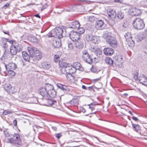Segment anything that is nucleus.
<instances>
[{
  "mask_svg": "<svg viewBox=\"0 0 147 147\" xmlns=\"http://www.w3.org/2000/svg\"><path fill=\"white\" fill-rule=\"evenodd\" d=\"M69 36L70 38L74 41H78L80 39V35L77 32H71Z\"/></svg>",
  "mask_w": 147,
  "mask_h": 147,
  "instance_id": "9b49d317",
  "label": "nucleus"
},
{
  "mask_svg": "<svg viewBox=\"0 0 147 147\" xmlns=\"http://www.w3.org/2000/svg\"><path fill=\"white\" fill-rule=\"evenodd\" d=\"M6 40L8 42H9L10 43L13 44V41L12 40H10V41H9V40L7 39H6Z\"/></svg>",
  "mask_w": 147,
  "mask_h": 147,
  "instance_id": "13d9d810",
  "label": "nucleus"
},
{
  "mask_svg": "<svg viewBox=\"0 0 147 147\" xmlns=\"http://www.w3.org/2000/svg\"><path fill=\"white\" fill-rule=\"evenodd\" d=\"M107 14L108 16L113 19H115L116 17V13L115 11L111 8L107 10Z\"/></svg>",
  "mask_w": 147,
  "mask_h": 147,
  "instance_id": "f3484780",
  "label": "nucleus"
},
{
  "mask_svg": "<svg viewBox=\"0 0 147 147\" xmlns=\"http://www.w3.org/2000/svg\"><path fill=\"white\" fill-rule=\"evenodd\" d=\"M32 58L35 60H40L42 58V55L40 52L38 50H35Z\"/></svg>",
  "mask_w": 147,
  "mask_h": 147,
  "instance_id": "2eb2a0df",
  "label": "nucleus"
},
{
  "mask_svg": "<svg viewBox=\"0 0 147 147\" xmlns=\"http://www.w3.org/2000/svg\"><path fill=\"white\" fill-rule=\"evenodd\" d=\"M66 77L67 79L68 80H71L72 79H74V77L73 76H72L71 74L69 73L66 75Z\"/></svg>",
  "mask_w": 147,
  "mask_h": 147,
  "instance_id": "c9c22d12",
  "label": "nucleus"
},
{
  "mask_svg": "<svg viewBox=\"0 0 147 147\" xmlns=\"http://www.w3.org/2000/svg\"><path fill=\"white\" fill-rule=\"evenodd\" d=\"M42 66L45 69H49L51 67V65L49 62L44 61L42 63Z\"/></svg>",
  "mask_w": 147,
  "mask_h": 147,
  "instance_id": "4be33fe9",
  "label": "nucleus"
},
{
  "mask_svg": "<svg viewBox=\"0 0 147 147\" xmlns=\"http://www.w3.org/2000/svg\"><path fill=\"white\" fill-rule=\"evenodd\" d=\"M82 56H84L85 55H87L89 54L87 51L86 50H84L82 51Z\"/></svg>",
  "mask_w": 147,
  "mask_h": 147,
  "instance_id": "49530a36",
  "label": "nucleus"
},
{
  "mask_svg": "<svg viewBox=\"0 0 147 147\" xmlns=\"http://www.w3.org/2000/svg\"><path fill=\"white\" fill-rule=\"evenodd\" d=\"M103 37L106 39L107 42L113 47L116 48L117 47V43L116 39L113 37L110 36L109 33H105L103 35Z\"/></svg>",
  "mask_w": 147,
  "mask_h": 147,
  "instance_id": "f03ea898",
  "label": "nucleus"
},
{
  "mask_svg": "<svg viewBox=\"0 0 147 147\" xmlns=\"http://www.w3.org/2000/svg\"><path fill=\"white\" fill-rule=\"evenodd\" d=\"M8 142L16 145L21 146L22 144L20 136L18 134H13L11 138H8Z\"/></svg>",
  "mask_w": 147,
  "mask_h": 147,
  "instance_id": "f257e3e1",
  "label": "nucleus"
},
{
  "mask_svg": "<svg viewBox=\"0 0 147 147\" xmlns=\"http://www.w3.org/2000/svg\"><path fill=\"white\" fill-rule=\"evenodd\" d=\"M105 62L108 64L110 65H112L113 63V60L109 57L107 58L105 60Z\"/></svg>",
  "mask_w": 147,
  "mask_h": 147,
  "instance_id": "7c9ffc66",
  "label": "nucleus"
},
{
  "mask_svg": "<svg viewBox=\"0 0 147 147\" xmlns=\"http://www.w3.org/2000/svg\"><path fill=\"white\" fill-rule=\"evenodd\" d=\"M89 20L91 22H93L95 20L94 17L91 16L89 17L88 18Z\"/></svg>",
  "mask_w": 147,
  "mask_h": 147,
  "instance_id": "a18cd8bd",
  "label": "nucleus"
},
{
  "mask_svg": "<svg viewBox=\"0 0 147 147\" xmlns=\"http://www.w3.org/2000/svg\"><path fill=\"white\" fill-rule=\"evenodd\" d=\"M128 34H129V33L127 34H126L125 35V37L126 39L127 42V43L129 47H133L134 46L135 43L134 41L132 39V37H130V38L127 37Z\"/></svg>",
  "mask_w": 147,
  "mask_h": 147,
  "instance_id": "ddd939ff",
  "label": "nucleus"
},
{
  "mask_svg": "<svg viewBox=\"0 0 147 147\" xmlns=\"http://www.w3.org/2000/svg\"><path fill=\"white\" fill-rule=\"evenodd\" d=\"M36 49H34L32 47H29L28 48V50L31 58H32L33 55L35 52Z\"/></svg>",
  "mask_w": 147,
  "mask_h": 147,
  "instance_id": "b1692460",
  "label": "nucleus"
},
{
  "mask_svg": "<svg viewBox=\"0 0 147 147\" xmlns=\"http://www.w3.org/2000/svg\"><path fill=\"white\" fill-rule=\"evenodd\" d=\"M9 5V4L8 3H7L6 4H5V5H4V6H3V8L5 9V8H6L7 7H8Z\"/></svg>",
  "mask_w": 147,
  "mask_h": 147,
  "instance_id": "5fc2aeb1",
  "label": "nucleus"
},
{
  "mask_svg": "<svg viewBox=\"0 0 147 147\" xmlns=\"http://www.w3.org/2000/svg\"><path fill=\"white\" fill-rule=\"evenodd\" d=\"M141 32L142 33L143 35L146 37L147 35V29H145L143 32Z\"/></svg>",
  "mask_w": 147,
  "mask_h": 147,
  "instance_id": "3c124183",
  "label": "nucleus"
},
{
  "mask_svg": "<svg viewBox=\"0 0 147 147\" xmlns=\"http://www.w3.org/2000/svg\"><path fill=\"white\" fill-rule=\"evenodd\" d=\"M83 60L86 62L91 64L92 62V59L90 55L89 54L82 56Z\"/></svg>",
  "mask_w": 147,
  "mask_h": 147,
  "instance_id": "6ab92c4d",
  "label": "nucleus"
},
{
  "mask_svg": "<svg viewBox=\"0 0 147 147\" xmlns=\"http://www.w3.org/2000/svg\"><path fill=\"white\" fill-rule=\"evenodd\" d=\"M74 65L75 67L72 66H69L67 67V69H68V72L67 73L70 74H73L75 73L77 69H78L80 71L83 70V69L81 66L80 63L79 62H76L75 63Z\"/></svg>",
  "mask_w": 147,
  "mask_h": 147,
  "instance_id": "20e7f679",
  "label": "nucleus"
},
{
  "mask_svg": "<svg viewBox=\"0 0 147 147\" xmlns=\"http://www.w3.org/2000/svg\"><path fill=\"white\" fill-rule=\"evenodd\" d=\"M13 124L15 126H16L17 125V121L16 119H15L13 121Z\"/></svg>",
  "mask_w": 147,
  "mask_h": 147,
  "instance_id": "864d4df0",
  "label": "nucleus"
},
{
  "mask_svg": "<svg viewBox=\"0 0 147 147\" xmlns=\"http://www.w3.org/2000/svg\"><path fill=\"white\" fill-rule=\"evenodd\" d=\"M48 84L46 85L45 87L40 88L39 90L40 94L45 99H49V95L47 88Z\"/></svg>",
  "mask_w": 147,
  "mask_h": 147,
  "instance_id": "0eeeda50",
  "label": "nucleus"
},
{
  "mask_svg": "<svg viewBox=\"0 0 147 147\" xmlns=\"http://www.w3.org/2000/svg\"><path fill=\"white\" fill-rule=\"evenodd\" d=\"M55 136L57 138L59 139L62 136V135L61 133L57 134H55Z\"/></svg>",
  "mask_w": 147,
  "mask_h": 147,
  "instance_id": "603ef678",
  "label": "nucleus"
},
{
  "mask_svg": "<svg viewBox=\"0 0 147 147\" xmlns=\"http://www.w3.org/2000/svg\"><path fill=\"white\" fill-rule=\"evenodd\" d=\"M22 55L24 59L26 61H29L30 57V55H29L25 51H23L22 53Z\"/></svg>",
  "mask_w": 147,
  "mask_h": 147,
  "instance_id": "a878e982",
  "label": "nucleus"
},
{
  "mask_svg": "<svg viewBox=\"0 0 147 147\" xmlns=\"http://www.w3.org/2000/svg\"><path fill=\"white\" fill-rule=\"evenodd\" d=\"M86 38L88 41L92 42L94 44L98 43V42L96 36H93L90 32L87 34Z\"/></svg>",
  "mask_w": 147,
  "mask_h": 147,
  "instance_id": "423d86ee",
  "label": "nucleus"
},
{
  "mask_svg": "<svg viewBox=\"0 0 147 147\" xmlns=\"http://www.w3.org/2000/svg\"><path fill=\"white\" fill-rule=\"evenodd\" d=\"M67 67L66 68H65L64 67H62L61 69V73L62 74H65L66 73H68V69H67Z\"/></svg>",
  "mask_w": 147,
  "mask_h": 147,
  "instance_id": "473e14b6",
  "label": "nucleus"
},
{
  "mask_svg": "<svg viewBox=\"0 0 147 147\" xmlns=\"http://www.w3.org/2000/svg\"><path fill=\"white\" fill-rule=\"evenodd\" d=\"M95 53H96V54L97 55L98 54L100 55L102 54V51L99 49L98 48L97 49Z\"/></svg>",
  "mask_w": 147,
  "mask_h": 147,
  "instance_id": "8fccbe9b",
  "label": "nucleus"
},
{
  "mask_svg": "<svg viewBox=\"0 0 147 147\" xmlns=\"http://www.w3.org/2000/svg\"><path fill=\"white\" fill-rule=\"evenodd\" d=\"M50 98H49V99H47V102L48 104V105H52L53 104L54 102L50 100Z\"/></svg>",
  "mask_w": 147,
  "mask_h": 147,
  "instance_id": "de8ad7c7",
  "label": "nucleus"
},
{
  "mask_svg": "<svg viewBox=\"0 0 147 147\" xmlns=\"http://www.w3.org/2000/svg\"><path fill=\"white\" fill-rule=\"evenodd\" d=\"M20 47L19 46H14L13 45H11L10 48V54L12 55H16L17 52L20 51Z\"/></svg>",
  "mask_w": 147,
  "mask_h": 147,
  "instance_id": "1a4fd4ad",
  "label": "nucleus"
},
{
  "mask_svg": "<svg viewBox=\"0 0 147 147\" xmlns=\"http://www.w3.org/2000/svg\"><path fill=\"white\" fill-rule=\"evenodd\" d=\"M4 89L7 92L11 94H13L16 92L15 87H12L11 85L9 84H5L4 85Z\"/></svg>",
  "mask_w": 147,
  "mask_h": 147,
  "instance_id": "9d476101",
  "label": "nucleus"
},
{
  "mask_svg": "<svg viewBox=\"0 0 147 147\" xmlns=\"http://www.w3.org/2000/svg\"><path fill=\"white\" fill-rule=\"evenodd\" d=\"M59 65L61 67L66 68L69 67L68 64L65 61H59Z\"/></svg>",
  "mask_w": 147,
  "mask_h": 147,
  "instance_id": "393cba45",
  "label": "nucleus"
},
{
  "mask_svg": "<svg viewBox=\"0 0 147 147\" xmlns=\"http://www.w3.org/2000/svg\"><path fill=\"white\" fill-rule=\"evenodd\" d=\"M142 76L143 78L142 79H141L140 81H139L140 83L143 85L145 86L147 85V80L146 78H145L143 74L142 75Z\"/></svg>",
  "mask_w": 147,
  "mask_h": 147,
  "instance_id": "bb28decb",
  "label": "nucleus"
},
{
  "mask_svg": "<svg viewBox=\"0 0 147 147\" xmlns=\"http://www.w3.org/2000/svg\"><path fill=\"white\" fill-rule=\"evenodd\" d=\"M82 111L83 113H85L86 111L83 108H82Z\"/></svg>",
  "mask_w": 147,
  "mask_h": 147,
  "instance_id": "338daca9",
  "label": "nucleus"
},
{
  "mask_svg": "<svg viewBox=\"0 0 147 147\" xmlns=\"http://www.w3.org/2000/svg\"><path fill=\"white\" fill-rule=\"evenodd\" d=\"M129 13L132 16H138L141 14V12L140 10L136 8H131L129 10Z\"/></svg>",
  "mask_w": 147,
  "mask_h": 147,
  "instance_id": "f8f14e48",
  "label": "nucleus"
},
{
  "mask_svg": "<svg viewBox=\"0 0 147 147\" xmlns=\"http://www.w3.org/2000/svg\"><path fill=\"white\" fill-rule=\"evenodd\" d=\"M133 25L135 29L139 30L143 29L145 26L143 20L140 18H135L133 22Z\"/></svg>",
  "mask_w": 147,
  "mask_h": 147,
  "instance_id": "7ed1b4c3",
  "label": "nucleus"
},
{
  "mask_svg": "<svg viewBox=\"0 0 147 147\" xmlns=\"http://www.w3.org/2000/svg\"><path fill=\"white\" fill-rule=\"evenodd\" d=\"M14 70H6L8 73L12 76H14L15 75V73L13 71Z\"/></svg>",
  "mask_w": 147,
  "mask_h": 147,
  "instance_id": "79ce46f5",
  "label": "nucleus"
},
{
  "mask_svg": "<svg viewBox=\"0 0 147 147\" xmlns=\"http://www.w3.org/2000/svg\"><path fill=\"white\" fill-rule=\"evenodd\" d=\"M68 46V49L69 50H72L73 49V46L72 43L70 42H68L67 43Z\"/></svg>",
  "mask_w": 147,
  "mask_h": 147,
  "instance_id": "a19ab883",
  "label": "nucleus"
},
{
  "mask_svg": "<svg viewBox=\"0 0 147 147\" xmlns=\"http://www.w3.org/2000/svg\"><path fill=\"white\" fill-rule=\"evenodd\" d=\"M132 126L136 131H138L140 130V127L138 125L133 124Z\"/></svg>",
  "mask_w": 147,
  "mask_h": 147,
  "instance_id": "72a5a7b5",
  "label": "nucleus"
},
{
  "mask_svg": "<svg viewBox=\"0 0 147 147\" xmlns=\"http://www.w3.org/2000/svg\"><path fill=\"white\" fill-rule=\"evenodd\" d=\"M82 89H87L86 87L84 85H82Z\"/></svg>",
  "mask_w": 147,
  "mask_h": 147,
  "instance_id": "69168bd1",
  "label": "nucleus"
},
{
  "mask_svg": "<svg viewBox=\"0 0 147 147\" xmlns=\"http://www.w3.org/2000/svg\"><path fill=\"white\" fill-rule=\"evenodd\" d=\"M97 49L96 47L92 46L90 47V49L92 52L95 53Z\"/></svg>",
  "mask_w": 147,
  "mask_h": 147,
  "instance_id": "ea45409f",
  "label": "nucleus"
},
{
  "mask_svg": "<svg viewBox=\"0 0 147 147\" xmlns=\"http://www.w3.org/2000/svg\"><path fill=\"white\" fill-rule=\"evenodd\" d=\"M34 16L35 17H37V18H40V16L38 14H36Z\"/></svg>",
  "mask_w": 147,
  "mask_h": 147,
  "instance_id": "e2e57ef3",
  "label": "nucleus"
},
{
  "mask_svg": "<svg viewBox=\"0 0 147 147\" xmlns=\"http://www.w3.org/2000/svg\"><path fill=\"white\" fill-rule=\"evenodd\" d=\"M63 31L62 29L59 28H57L54 30L53 33L58 37V38H61L63 36Z\"/></svg>",
  "mask_w": 147,
  "mask_h": 147,
  "instance_id": "6e6552de",
  "label": "nucleus"
},
{
  "mask_svg": "<svg viewBox=\"0 0 147 147\" xmlns=\"http://www.w3.org/2000/svg\"><path fill=\"white\" fill-rule=\"evenodd\" d=\"M47 88L49 95V98L55 97L56 95V92L54 89L53 86L52 85L48 84V86H47Z\"/></svg>",
  "mask_w": 147,
  "mask_h": 147,
  "instance_id": "39448f33",
  "label": "nucleus"
},
{
  "mask_svg": "<svg viewBox=\"0 0 147 147\" xmlns=\"http://www.w3.org/2000/svg\"><path fill=\"white\" fill-rule=\"evenodd\" d=\"M11 112L10 111H8L7 110H5L3 112V114L4 115H6L7 114H8L9 113H11Z\"/></svg>",
  "mask_w": 147,
  "mask_h": 147,
  "instance_id": "09e8293b",
  "label": "nucleus"
},
{
  "mask_svg": "<svg viewBox=\"0 0 147 147\" xmlns=\"http://www.w3.org/2000/svg\"><path fill=\"white\" fill-rule=\"evenodd\" d=\"M88 105L89 106V108L92 110V111L94 109L95 104L91 103L90 104Z\"/></svg>",
  "mask_w": 147,
  "mask_h": 147,
  "instance_id": "c03bdc74",
  "label": "nucleus"
},
{
  "mask_svg": "<svg viewBox=\"0 0 147 147\" xmlns=\"http://www.w3.org/2000/svg\"><path fill=\"white\" fill-rule=\"evenodd\" d=\"M124 16V13L121 11H119L117 13V17L119 19L123 18Z\"/></svg>",
  "mask_w": 147,
  "mask_h": 147,
  "instance_id": "c85d7f7f",
  "label": "nucleus"
},
{
  "mask_svg": "<svg viewBox=\"0 0 147 147\" xmlns=\"http://www.w3.org/2000/svg\"><path fill=\"white\" fill-rule=\"evenodd\" d=\"M59 55H55L54 57V61L55 62H58L59 61Z\"/></svg>",
  "mask_w": 147,
  "mask_h": 147,
  "instance_id": "e433bc0d",
  "label": "nucleus"
},
{
  "mask_svg": "<svg viewBox=\"0 0 147 147\" xmlns=\"http://www.w3.org/2000/svg\"><path fill=\"white\" fill-rule=\"evenodd\" d=\"M103 22L101 20L96 21V22L95 27L98 30L102 29L103 24Z\"/></svg>",
  "mask_w": 147,
  "mask_h": 147,
  "instance_id": "412c9836",
  "label": "nucleus"
},
{
  "mask_svg": "<svg viewBox=\"0 0 147 147\" xmlns=\"http://www.w3.org/2000/svg\"><path fill=\"white\" fill-rule=\"evenodd\" d=\"M52 128L55 131L57 129V127L55 126L52 127Z\"/></svg>",
  "mask_w": 147,
  "mask_h": 147,
  "instance_id": "774afa93",
  "label": "nucleus"
},
{
  "mask_svg": "<svg viewBox=\"0 0 147 147\" xmlns=\"http://www.w3.org/2000/svg\"><path fill=\"white\" fill-rule=\"evenodd\" d=\"M81 1H84L86 2V3H88L89 2H90V1H88V0H81Z\"/></svg>",
  "mask_w": 147,
  "mask_h": 147,
  "instance_id": "052dcab7",
  "label": "nucleus"
},
{
  "mask_svg": "<svg viewBox=\"0 0 147 147\" xmlns=\"http://www.w3.org/2000/svg\"><path fill=\"white\" fill-rule=\"evenodd\" d=\"M77 29L78 31L77 32L78 33L79 35L83 34L85 32V29L83 27H79Z\"/></svg>",
  "mask_w": 147,
  "mask_h": 147,
  "instance_id": "2f4dec72",
  "label": "nucleus"
},
{
  "mask_svg": "<svg viewBox=\"0 0 147 147\" xmlns=\"http://www.w3.org/2000/svg\"><path fill=\"white\" fill-rule=\"evenodd\" d=\"M80 25L79 23L77 21L72 22L70 24L69 26V28L77 29L79 27Z\"/></svg>",
  "mask_w": 147,
  "mask_h": 147,
  "instance_id": "aec40b11",
  "label": "nucleus"
},
{
  "mask_svg": "<svg viewBox=\"0 0 147 147\" xmlns=\"http://www.w3.org/2000/svg\"><path fill=\"white\" fill-rule=\"evenodd\" d=\"M104 53L107 55H111L114 53L113 49L109 48H105L103 50Z\"/></svg>",
  "mask_w": 147,
  "mask_h": 147,
  "instance_id": "a211bd4d",
  "label": "nucleus"
},
{
  "mask_svg": "<svg viewBox=\"0 0 147 147\" xmlns=\"http://www.w3.org/2000/svg\"><path fill=\"white\" fill-rule=\"evenodd\" d=\"M115 1L116 2L120 3H121L122 2V1L121 0H115Z\"/></svg>",
  "mask_w": 147,
  "mask_h": 147,
  "instance_id": "bf43d9fd",
  "label": "nucleus"
},
{
  "mask_svg": "<svg viewBox=\"0 0 147 147\" xmlns=\"http://www.w3.org/2000/svg\"><path fill=\"white\" fill-rule=\"evenodd\" d=\"M145 37V36L142 33L140 32L136 36L135 39L137 41L140 42Z\"/></svg>",
  "mask_w": 147,
  "mask_h": 147,
  "instance_id": "5701e85b",
  "label": "nucleus"
},
{
  "mask_svg": "<svg viewBox=\"0 0 147 147\" xmlns=\"http://www.w3.org/2000/svg\"><path fill=\"white\" fill-rule=\"evenodd\" d=\"M4 65L6 70H15L17 67V65L13 63H9L7 65L4 64Z\"/></svg>",
  "mask_w": 147,
  "mask_h": 147,
  "instance_id": "4468645a",
  "label": "nucleus"
},
{
  "mask_svg": "<svg viewBox=\"0 0 147 147\" xmlns=\"http://www.w3.org/2000/svg\"><path fill=\"white\" fill-rule=\"evenodd\" d=\"M57 86L58 88L63 90H65L67 91L68 90L67 86L65 85H63L61 84H57Z\"/></svg>",
  "mask_w": 147,
  "mask_h": 147,
  "instance_id": "c756f323",
  "label": "nucleus"
},
{
  "mask_svg": "<svg viewBox=\"0 0 147 147\" xmlns=\"http://www.w3.org/2000/svg\"><path fill=\"white\" fill-rule=\"evenodd\" d=\"M100 80V79L99 78H97V79L94 80L93 81H94V82H95L98 81L99 80Z\"/></svg>",
  "mask_w": 147,
  "mask_h": 147,
  "instance_id": "0e129e2a",
  "label": "nucleus"
},
{
  "mask_svg": "<svg viewBox=\"0 0 147 147\" xmlns=\"http://www.w3.org/2000/svg\"><path fill=\"white\" fill-rule=\"evenodd\" d=\"M123 62L122 61L119 62V61H116L115 63L116 65H117L120 67H121L123 65Z\"/></svg>",
  "mask_w": 147,
  "mask_h": 147,
  "instance_id": "58836bf2",
  "label": "nucleus"
},
{
  "mask_svg": "<svg viewBox=\"0 0 147 147\" xmlns=\"http://www.w3.org/2000/svg\"><path fill=\"white\" fill-rule=\"evenodd\" d=\"M50 42L53 47L54 48H58L61 46V43L59 41H57L55 39L50 40Z\"/></svg>",
  "mask_w": 147,
  "mask_h": 147,
  "instance_id": "dca6fc26",
  "label": "nucleus"
},
{
  "mask_svg": "<svg viewBox=\"0 0 147 147\" xmlns=\"http://www.w3.org/2000/svg\"><path fill=\"white\" fill-rule=\"evenodd\" d=\"M4 133L5 136L8 138H11L13 135V134H10L7 130H4Z\"/></svg>",
  "mask_w": 147,
  "mask_h": 147,
  "instance_id": "f704fd0d",
  "label": "nucleus"
},
{
  "mask_svg": "<svg viewBox=\"0 0 147 147\" xmlns=\"http://www.w3.org/2000/svg\"><path fill=\"white\" fill-rule=\"evenodd\" d=\"M3 47L5 49L7 48L8 47V45L7 42H3V45H2Z\"/></svg>",
  "mask_w": 147,
  "mask_h": 147,
  "instance_id": "37998d69",
  "label": "nucleus"
},
{
  "mask_svg": "<svg viewBox=\"0 0 147 147\" xmlns=\"http://www.w3.org/2000/svg\"><path fill=\"white\" fill-rule=\"evenodd\" d=\"M74 101V100H72L69 102L71 104L75 105L76 102H75Z\"/></svg>",
  "mask_w": 147,
  "mask_h": 147,
  "instance_id": "6e6d98bb",
  "label": "nucleus"
},
{
  "mask_svg": "<svg viewBox=\"0 0 147 147\" xmlns=\"http://www.w3.org/2000/svg\"><path fill=\"white\" fill-rule=\"evenodd\" d=\"M91 70L93 72H95L96 71L95 70V69L93 67L91 68Z\"/></svg>",
  "mask_w": 147,
  "mask_h": 147,
  "instance_id": "680f3d73",
  "label": "nucleus"
},
{
  "mask_svg": "<svg viewBox=\"0 0 147 147\" xmlns=\"http://www.w3.org/2000/svg\"><path fill=\"white\" fill-rule=\"evenodd\" d=\"M132 119L134 121H138V119L135 117H134V116H133L132 117Z\"/></svg>",
  "mask_w": 147,
  "mask_h": 147,
  "instance_id": "4d7b16f0",
  "label": "nucleus"
},
{
  "mask_svg": "<svg viewBox=\"0 0 147 147\" xmlns=\"http://www.w3.org/2000/svg\"><path fill=\"white\" fill-rule=\"evenodd\" d=\"M138 74L137 72H136L134 74V78L135 80H139L140 81V77H138Z\"/></svg>",
  "mask_w": 147,
  "mask_h": 147,
  "instance_id": "4c0bfd02",
  "label": "nucleus"
},
{
  "mask_svg": "<svg viewBox=\"0 0 147 147\" xmlns=\"http://www.w3.org/2000/svg\"><path fill=\"white\" fill-rule=\"evenodd\" d=\"M75 42L76 47V48L80 49L82 48L84 46L82 43L81 42H80L79 40Z\"/></svg>",
  "mask_w": 147,
  "mask_h": 147,
  "instance_id": "cd10ccee",
  "label": "nucleus"
}]
</instances>
